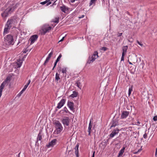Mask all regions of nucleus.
<instances>
[{
	"instance_id": "nucleus-1",
	"label": "nucleus",
	"mask_w": 157,
	"mask_h": 157,
	"mask_svg": "<svg viewBox=\"0 0 157 157\" xmlns=\"http://www.w3.org/2000/svg\"><path fill=\"white\" fill-rule=\"evenodd\" d=\"M55 125V130L54 132V133L55 134H58L63 130V128L61 123L58 121H56L54 122Z\"/></svg>"
},
{
	"instance_id": "nucleus-2",
	"label": "nucleus",
	"mask_w": 157,
	"mask_h": 157,
	"mask_svg": "<svg viewBox=\"0 0 157 157\" xmlns=\"http://www.w3.org/2000/svg\"><path fill=\"white\" fill-rule=\"evenodd\" d=\"M16 8V6H12L9 7L2 13L1 15L2 17L4 18L7 17L8 16L9 14L13 12Z\"/></svg>"
},
{
	"instance_id": "nucleus-3",
	"label": "nucleus",
	"mask_w": 157,
	"mask_h": 157,
	"mask_svg": "<svg viewBox=\"0 0 157 157\" xmlns=\"http://www.w3.org/2000/svg\"><path fill=\"white\" fill-rule=\"evenodd\" d=\"M52 29L51 26L48 24H45L43 25L39 31V34L41 35H44L47 32H48Z\"/></svg>"
},
{
	"instance_id": "nucleus-4",
	"label": "nucleus",
	"mask_w": 157,
	"mask_h": 157,
	"mask_svg": "<svg viewBox=\"0 0 157 157\" xmlns=\"http://www.w3.org/2000/svg\"><path fill=\"white\" fill-rule=\"evenodd\" d=\"M4 43L6 45H13L14 43L13 37L11 35H8L4 37Z\"/></svg>"
},
{
	"instance_id": "nucleus-5",
	"label": "nucleus",
	"mask_w": 157,
	"mask_h": 157,
	"mask_svg": "<svg viewBox=\"0 0 157 157\" xmlns=\"http://www.w3.org/2000/svg\"><path fill=\"white\" fill-rule=\"evenodd\" d=\"M13 19L8 20L4 28L3 32L4 34H6L8 33L11 27V25L13 23Z\"/></svg>"
},
{
	"instance_id": "nucleus-6",
	"label": "nucleus",
	"mask_w": 157,
	"mask_h": 157,
	"mask_svg": "<svg viewBox=\"0 0 157 157\" xmlns=\"http://www.w3.org/2000/svg\"><path fill=\"white\" fill-rule=\"evenodd\" d=\"M98 57V53L97 52H94L93 54L91 57H90L87 62V63L90 64L93 62L95 59Z\"/></svg>"
},
{
	"instance_id": "nucleus-7",
	"label": "nucleus",
	"mask_w": 157,
	"mask_h": 157,
	"mask_svg": "<svg viewBox=\"0 0 157 157\" xmlns=\"http://www.w3.org/2000/svg\"><path fill=\"white\" fill-rule=\"evenodd\" d=\"M10 80V77H7L6 80L2 83L1 86H0V98L2 95V90L5 86V85L7 84L9 82Z\"/></svg>"
},
{
	"instance_id": "nucleus-8",
	"label": "nucleus",
	"mask_w": 157,
	"mask_h": 157,
	"mask_svg": "<svg viewBox=\"0 0 157 157\" xmlns=\"http://www.w3.org/2000/svg\"><path fill=\"white\" fill-rule=\"evenodd\" d=\"M61 121L64 125L68 126L69 125L70 120L69 117H65L62 119Z\"/></svg>"
},
{
	"instance_id": "nucleus-9",
	"label": "nucleus",
	"mask_w": 157,
	"mask_h": 157,
	"mask_svg": "<svg viewBox=\"0 0 157 157\" xmlns=\"http://www.w3.org/2000/svg\"><path fill=\"white\" fill-rule=\"evenodd\" d=\"M57 141V140L56 139H53L51 142H49L48 144L46 145V147L47 148L53 147L56 144Z\"/></svg>"
},
{
	"instance_id": "nucleus-10",
	"label": "nucleus",
	"mask_w": 157,
	"mask_h": 157,
	"mask_svg": "<svg viewBox=\"0 0 157 157\" xmlns=\"http://www.w3.org/2000/svg\"><path fill=\"white\" fill-rule=\"evenodd\" d=\"M38 36L37 35H34L32 36L29 38V40L31 42V44L33 43L37 39Z\"/></svg>"
},
{
	"instance_id": "nucleus-11",
	"label": "nucleus",
	"mask_w": 157,
	"mask_h": 157,
	"mask_svg": "<svg viewBox=\"0 0 157 157\" xmlns=\"http://www.w3.org/2000/svg\"><path fill=\"white\" fill-rule=\"evenodd\" d=\"M119 132V130L118 129H114L109 135V137L110 138H113Z\"/></svg>"
},
{
	"instance_id": "nucleus-12",
	"label": "nucleus",
	"mask_w": 157,
	"mask_h": 157,
	"mask_svg": "<svg viewBox=\"0 0 157 157\" xmlns=\"http://www.w3.org/2000/svg\"><path fill=\"white\" fill-rule=\"evenodd\" d=\"M65 102V100L63 99H62L58 103L57 108L60 109L64 104Z\"/></svg>"
},
{
	"instance_id": "nucleus-13",
	"label": "nucleus",
	"mask_w": 157,
	"mask_h": 157,
	"mask_svg": "<svg viewBox=\"0 0 157 157\" xmlns=\"http://www.w3.org/2000/svg\"><path fill=\"white\" fill-rule=\"evenodd\" d=\"M129 114V112L127 111H123L121 116V118L124 119L126 118Z\"/></svg>"
},
{
	"instance_id": "nucleus-14",
	"label": "nucleus",
	"mask_w": 157,
	"mask_h": 157,
	"mask_svg": "<svg viewBox=\"0 0 157 157\" xmlns=\"http://www.w3.org/2000/svg\"><path fill=\"white\" fill-rule=\"evenodd\" d=\"M53 54V51H52V52L49 54L48 56L47 57L44 63V65H45L48 62V61L51 57Z\"/></svg>"
},
{
	"instance_id": "nucleus-15",
	"label": "nucleus",
	"mask_w": 157,
	"mask_h": 157,
	"mask_svg": "<svg viewBox=\"0 0 157 157\" xmlns=\"http://www.w3.org/2000/svg\"><path fill=\"white\" fill-rule=\"evenodd\" d=\"M67 105L68 107L71 110H73L74 107V104L73 102L70 101H68L67 103Z\"/></svg>"
},
{
	"instance_id": "nucleus-16",
	"label": "nucleus",
	"mask_w": 157,
	"mask_h": 157,
	"mask_svg": "<svg viewBox=\"0 0 157 157\" xmlns=\"http://www.w3.org/2000/svg\"><path fill=\"white\" fill-rule=\"evenodd\" d=\"M78 146H79V145L78 144H77L75 148V153L76 156V157H78Z\"/></svg>"
},
{
	"instance_id": "nucleus-17",
	"label": "nucleus",
	"mask_w": 157,
	"mask_h": 157,
	"mask_svg": "<svg viewBox=\"0 0 157 157\" xmlns=\"http://www.w3.org/2000/svg\"><path fill=\"white\" fill-rule=\"evenodd\" d=\"M60 8L61 10L64 13H66V11L68 10V8L65 6H61Z\"/></svg>"
},
{
	"instance_id": "nucleus-18",
	"label": "nucleus",
	"mask_w": 157,
	"mask_h": 157,
	"mask_svg": "<svg viewBox=\"0 0 157 157\" xmlns=\"http://www.w3.org/2000/svg\"><path fill=\"white\" fill-rule=\"evenodd\" d=\"M125 149V147H123L122 148L120 151H119V153H118V157H120L122 155L123 153L124 152V151Z\"/></svg>"
},
{
	"instance_id": "nucleus-19",
	"label": "nucleus",
	"mask_w": 157,
	"mask_h": 157,
	"mask_svg": "<svg viewBox=\"0 0 157 157\" xmlns=\"http://www.w3.org/2000/svg\"><path fill=\"white\" fill-rule=\"evenodd\" d=\"M128 49V46H124L123 47L122 50H123V52L122 53H123L124 55H125L127 52V50Z\"/></svg>"
},
{
	"instance_id": "nucleus-20",
	"label": "nucleus",
	"mask_w": 157,
	"mask_h": 157,
	"mask_svg": "<svg viewBox=\"0 0 157 157\" xmlns=\"http://www.w3.org/2000/svg\"><path fill=\"white\" fill-rule=\"evenodd\" d=\"M92 119H90V122L89 124V126L88 127V132H89V135H90L91 132V129L92 128V125H91V120H92Z\"/></svg>"
},
{
	"instance_id": "nucleus-21",
	"label": "nucleus",
	"mask_w": 157,
	"mask_h": 157,
	"mask_svg": "<svg viewBox=\"0 0 157 157\" xmlns=\"http://www.w3.org/2000/svg\"><path fill=\"white\" fill-rule=\"evenodd\" d=\"M75 84L79 89H81L82 86L81 83L79 81H77Z\"/></svg>"
},
{
	"instance_id": "nucleus-22",
	"label": "nucleus",
	"mask_w": 157,
	"mask_h": 157,
	"mask_svg": "<svg viewBox=\"0 0 157 157\" xmlns=\"http://www.w3.org/2000/svg\"><path fill=\"white\" fill-rule=\"evenodd\" d=\"M22 61L21 59H19L18 60L17 62V67H20L21 66Z\"/></svg>"
},
{
	"instance_id": "nucleus-23",
	"label": "nucleus",
	"mask_w": 157,
	"mask_h": 157,
	"mask_svg": "<svg viewBox=\"0 0 157 157\" xmlns=\"http://www.w3.org/2000/svg\"><path fill=\"white\" fill-rule=\"evenodd\" d=\"M73 92V94L70 95V97L73 98L76 97L78 95V93L75 91H74Z\"/></svg>"
},
{
	"instance_id": "nucleus-24",
	"label": "nucleus",
	"mask_w": 157,
	"mask_h": 157,
	"mask_svg": "<svg viewBox=\"0 0 157 157\" xmlns=\"http://www.w3.org/2000/svg\"><path fill=\"white\" fill-rule=\"evenodd\" d=\"M59 75L58 73H56L55 77L56 81H58L60 78L59 77Z\"/></svg>"
},
{
	"instance_id": "nucleus-25",
	"label": "nucleus",
	"mask_w": 157,
	"mask_h": 157,
	"mask_svg": "<svg viewBox=\"0 0 157 157\" xmlns=\"http://www.w3.org/2000/svg\"><path fill=\"white\" fill-rule=\"evenodd\" d=\"M52 22L55 23H58L59 22V18L58 17L55 18V19L52 20Z\"/></svg>"
},
{
	"instance_id": "nucleus-26",
	"label": "nucleus",
	"mask_w": 157,
	"mask_h": 157,
	"mask_svg": "<svg viewBox=\"0 0 157 157\" xmlns=\"http://www.w3.org/2000/svg\"><path fill=\"white\" fill-rule=\"evenodd\" d=\"M42 139V136L39 133L38 134V136L37 137V140H40Z\"/></svg>"
},
{
	"instance_id": "nucleus-27",
	"label": "nucleus",
	"mask_w": 157,
	"mask_h": 157,
	"mask_svg": "<svg viewBox=\"0 0 157 157\" xmlns=\"http://www.w3.org/2000/svg\"><path fill=\"white\" fill-rule=\"evenodd\" d=\"M62 72L63 73H66L67 72V68L66 67H63L62 69Z\"/></svg>"
},
{
	"instance_id": "nucleus-28",
	"label": "nucleus",
	"mask_w": 157,
	"mask_h": 157,
	"mask_svg": "<svg viewBox=\"0 0 157 157\" xmlns=\"http://www.w3.org/2000/svg\"><path fill=\"white\" fill-rule=\"evenodd\" d=\"M107 48L105 47H102L100 48V50L102 51H105L106 50Z\"/></svg>"
},
{
	"instance_id": "nucleus-29",
	"label": "nucleus",
	"mask_w": 157,
	"mask_h": 157,
	"mask_svg": "<svg viewBox=\"0 0 157 157\" xmlns=\"http://www.w3.org/2000/svg\"><path fill=\"white\" fill-rule=\"evenodd\" d=\"M97 0H91L90 3V6H91Z\"/></svg>"
},
{
	"instance_id": "nucleus-30",
	"label": "nucleus",
	"mask_w": 157,
	"mask_h": 157,
	"mask_svg": "<svg viewBox=\"0 0 157 157\" xmlns=\"http://www.w3.org/2000/svg\"><path fill=\"white\" fill-rule=\"evenodd\" d=\"M117 123H118L117 122H114L111 125L110 127V128H111L113 127H115L117 125Z\"/></svg>"
},
{
	"instance_id": "nucleus-31",
	"label": "nucleus",
	"mask_w": 157,
	"mask_h": 157,
	"mask_svg": "<svg viewBox=\"0 0 157 157\" xmlns=\"http://www.w3.org/2000/svg\"><path fill=\"white\" fill-rule=\"evenodd\" d=\"M51 0H46V2H47V6H48L52 3L51 2H50Z\"/></svg>"
},
{
	"instance_id": "nucleus-32",
	"label": "nucleus",
	"mask_w": 157,
	"mask_h": 157,
	"mask_svg": "<svg viewBox=\"0 0 157 157\" xmlns=\"http://www.w3.org/2000/svg\"><path fill=\"white\" fill-rule=\"evenodd\" d=\"M61 57H62V55H61V54H60L59 56L57 58V59H56V62H58L59 60H60V59L61 58Z\"/></svg>"
},
{
	"instance_id": "nucleus-33",
	"label": "nucleus",
	"mask_w": 157,
	"mask_h": 157,
	"mask_svg": "<svg viewBox=\"0 0 157 157\" xmlns=\"http://www.w3.org/2000/svg\"><path fill=\"white\" fill-rule=\"evenodd\" d=\"M146 131H147V130H146L145 132V133H144V134L143 135V137L144 139H146L147 138V134L146 133Z\"/></svg>"
},
{
	"instance_id": "nucleus-34",
	"label": "nucleus",
	"mask_w": 157,
	"mask_h": 157,
	"mask_svg": "<svg viewBox=\"0 0 157 157\" xmlns=\"http://www.w3.org/2000/svg\"><path fill=\"white\" fill-rule=\"evenodd\" d=\"M132 89L131 87V88H129L128 90V94L129 95H130L131 94V92L132 91Z\"/></svg>"
},
{
	"instance_id": "nucleus-35",
	"label": "nucleus",
	"mask_w": 157,
	"mask_h": 157,
	"mask_svg": "<svg viewBox=\"0 0 157 157\" xmlns=\"http://www.w3.org/2000/svg\"><path fill=\"white\" fill-rule=\"evenodd\" d=\"M137 122H135V124L136 125H140V122H139V121H138V120H137Z\"/></svg>"
},
{
	"instance_id": "nucleus-36",
	"label": "nucleus",
	"mask_w": 157,
	"mask_h": 157,
	"mask_svg": "<svg viewBox=\"0 0 157 157\" xmlns=\"http://www.w3.org/2000/svg\"><path fill=\"white\" fill-rule=\"evenodd\" d=\"M125 55L123 53H122V56L121 59V61H124V58Z\"/></svg>"
},
{
	"instance_id": "nucleus-37",
	"label": "nucleus",
	"mask_w": 157,
	"mask_h": 157,
	"mask_svg": "<svg viewBox=\"0 0 157 157\" xmlns=\"http://www.w3.org/2000/svg\"><path fill=\"white\" fill-rule=\"evenodd\" d=\"M28 84H26V85H25L24 87V88L23 89V90H25L28 87Z\"/></svg>"
},
{
	"instance_id": "nucleus-38",
	"label": "nucleus",
	"mask_w": 157,
	"mask_h": 157,
	"mask_svg": "<svg viewBox=\"0 0 157 157\" xmlns=\"http://www.w3.org/2000/svg\"><path fill=\"white\" fill-rule=\"evenodd\" d=\"M141 150V148H140L137 151H136H136L134 152V154H136L138 152H140Z\"/></svg>"
},
{
	"instance_id": "nucleus-39",
	"label": "nucleus",
	"mask_w": 157,
	"mask_h": 157,
	"mask_svg": "<svg viewBox=\"0 0 157 157\" xmlns=\"http://www.w3.org/2000/svg\"><path fill=\"white\" fill-rule=\"evenodd\" d=\"M46 3H47L46 2V1H44V2H41L40 3V4H42V5H44Z\"/></svg>"
},
{
	"instance_id": "nucleus-40",
	"label": "nucleus",
	"mask_w": 157,
	"mask_h": 157,
	"mask_svg": "<svg viewBox=\"0 0 157 157\" xmlns=\"http://www.w3.org/2000/svg\"><path fill=\"white\" fill-rule=\"evenodd\" d=\"M57 62H56H56L54 63V66L52 69V70H53L54 69V68L56 67Z\"/></svg>"
},
{
	"instance_id": "nucleus-41",
	"label": "nucleus",
	"mask_w": 157,
	"mask_h": 157,
	"mask_svg": "<svg viewBox=\"0 0 157 157\" xmlns=\"http://www.w3.org/2000/svg\"><path fill=\"white\" fill-rule=\"evenodd\" d=\"M153 120L154 121H156L157 120V116H155L153 118Z\"/></svg>"
},
{
	"instance_id": "nucleus-42",
	"label": "nucleus",
	"mask_w": 157,
	"mask_h": 157,
	"mask_svg": "<svg viewBox=\"0 0 157 157\" xmlns=\"http://www.w3.org/2000/svg\"><path fill=\"white\" fill-rule=\"evenodd\" d=\"M137 43L140 45L141 46H143V44L140 43L138 40H137Z\"/></svg>"
},
{
	"instance_id": "nucleus-43",
	"label": "nucleus",
	"mask_w": 157,
	"mask_h": 157,
	"mask_svg": "<svg viewBox=\"0 0 157 157\" xmlns=\"http://www.w3.org/2000/svg\"><path fill=\"white\" fill-rule=\"evenodd\" d=\"M25 90H23V89L19 93V94H20V96L23 92Z\"/></svg>"
},
{
	"instance_id": "nucleus-44",
	"label": "nucleus",
	"mask_w": 157,
	"mask_h": 157,
	"mask_svg": "<svg viewBox=\"0 0 157 157\" xmlns=\"http://www.w3.org/2000/svg\"><path fill=\"white\" fill-rule=\"evenodd\" d=\"M65 36H64V37H63L62 38V39L60 40L59 41V42H61V41H63V40H64V38H65Z\"/></svg>"
},
{
	"instance_id": "nucleus-45",
	"label": "nucleus",
	"mask_w": 157,
	"mask_h": 157,
	"mask_svg": "<svg viewBox=\"0 0 157 157\" xmlns=\"http://www.w3.org/2000/svg\"><path fill=\"white\" fill-rule=\"evenodd\" d=\"M122 33H118V35H117V36H121V35H122Z\"/></svg>"
},
{
	"instance_id": "nucleus-46",
	"label": "nucleus",
	"mask_w": 157,
	"mask_h": 157,
	"mask_svg": "<svg viewBox=\"0 0 157 157\" xmlns=\"http://www.w3.org/2000/svg\"><path fill=\"white\" fill-rule=\"evenodd\" d=\"M30 82H31V81L30 80H29V81H28V83H27V84H28V85H29V84H30Z\"/></svg>"
},
{
	"instance_id": "nucleus-47",
	"label": "nucleus",
	"mask_w": 157,
	"mask_h": 157,
	"mask_svg": "<svg viewBox=\"0 0 157 157\" xmlns=\"http://www.w3.org/2000/svg\"><path fill=\"white\" fill-rule=\"evenodd\" d=\"M30 82H31V81L30 80H29V81H28V83H27V84H28V85H29V84H30Z\"/></svg>"
},
{
	"instance_id": "nucleus-48",
	"label": "nucleus",
	"mask_w": 157,
	"mask_h": 157,
	"mask_svg": "<svg viewBox=\"0 0 157 157\" xmlns=\"http://www.w3.org/2000/svg\"><path fill=\"white\" fill-rule=\"evenodd\" d=\"M84 17V15H82V16L80 17H79V18H83Z\"/></svg>"
},
{
	"instance_id": "nucleus-49",
	"label": "nucleus",
	"mask_w": 157,
	"mask_h": 157,
	"mask_svg": "<svg viewBox=\"0 0 157 157\" xmlns=\"http://www.w3.org/2000/svg\"><path fill=\"white\" fill-rule=\"evenodd\" d=\"M94 154H95V151H94L93 153V155H92V157H94Z\"/></svg>"
},
{
	"instance_id": "nucleus-50",
	"label": "nucleus",
	"mask_w": 157,
	"mask_h": 157,
	"mask_svg": "<svg viewBox=\"0 0 157 157\" xmlns=\"http://www.w3.org/2000/svg\"><path fill=\"white\" fill-rule=\"evenodd\" d=\"M128 62L129 63V64H131V65L132 64V63L131 62H129L128 59Z\"/></svg>"
},
{
	"instance_id": "nucleus-51",
	"label": "nucleus",
	"mask_w": 157,
	"mask_h": 157,
	"mask_svg": "<svg viewBox=\"0 0 157 157\" xmlns=\"http://www.w3.org/2000/svg\"><path fill=\"white\" fill-rule=\"evenodd\" d=\"M56 2V1H55L54 3L53 4V5L54 4H55V3Z\"/></svg>"
},
{
	"instance_id": "nucleus-52",
	"label": "nucleus",
	"mask_w": 157,
	"mask_h": 157,
	"mask_svg": "<svg viewBox=\"0 0 157 157\" xmlns=\"http://www.w3.org/2000/svg\"><path fill=\"white\" fill-rule=\"evenodd\" d=\"M64 111H66L65 110H66V109H65V108H64Z\"/></svg>"
},
{
	"instance_id": "nucleus-53",
	"label": "nucleus",
	"mask_w": 157,
	"mask_h": 157,
	"mask_svg": "<svg viewBox=\"0 0 157 157\" xmlns=\"http://www.w3.org/2000/svg\"><path fill=\"white\" fill-rule=\"evenodd\" d=\"M52 1H55V0H52Z\"/></svg>"
},
{
	"instance_id": "nucleus-54",
	"label": "nucleus",
	"mask_w": 157,
	"mask_h": 157,
	"mask_svg": "<svg viewBox=\"0 0 157 157\" xmlns=\"http://www.w3.org/2000/svg\"><path fill=\"white\" fill-rule=\"evenodd\" d=\"M52 1H55V0H52Z\"/></svg>"
}]
</instances>
